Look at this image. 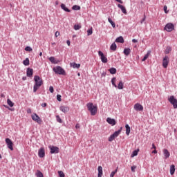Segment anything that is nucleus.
I'll return each mask as SVG.
<instances>
[{"instance_id":"nucleus-1","label":"nucleus","mask_w":177,"mask_h":177,"mask_svg":"<svg viewBox=\"0 0 177 177\" xmlns=\"http://www.w3.org/2000/svg\"><path fill=\"white\" fill-rule=\"evenodd\" d=\"M35 84L33 86V92L35 93L37 91L44 85V80H42V78L39 77V75H35L34 79Z\"/></svg>"},{"instance_id":"nucleus-2","label":"nucleus","mask_w":177,"mask_h":177,"mask_svg":"<svg viewBox=\"0 0 177 177\" xmlns=\"http://www.w3.org/2000/svg\"><path fill=\"white\" fill-rule=\"evenodd\" d=\"M88 111H90L91 115H96L97 113V106H94L93 103L89 102L86 104Z\"/></svg>"},{"instance_id":"nucleus-3","label":"nucleus","mask_w":177,"mask_h":177,"mask_svg":"<svg viewBox=\"0 0 177 177\" xmlns=\"http://www.w3.org/2000/svg\"><path fill=\"white\" fill-rule=\"evenodd\" d=\"M53 71L59 75H66V71L62 66H57L53 68Z\"/></svg>"},{"instance_id":"nucleus-4","label":"nucleus","mask_w":177,"mask_h":177,"mask_svg":"<svg viewBox=\"0 0 177 177\" xmlns=\"http://www.w3.org/2000/svg\"><path fill=\"white\" fill-rule=\"evenodd\" d=\"M168 101L172 104L174 109H177V100L174 95L170 96L168 98Z\"/></svg>"},{"instance_id":"nucleus-5","label":"nucleus","mask_w":177,"mask_h":177,"mask_svg":"<svg viewBox=\"0 0 177 177\" xmlns=\"http://www.w3.org/2000/svg\"><path fill=\"white\" fill-rule=\"evenodd\" d=\"M48 149H50V154H57L60 151V149H59V147L53 145V146L50 145L48 147Z\"/></svg>"},{"instance_id":"nucleus-6","label":"nucleus","mask_w":177,"mask_h":177,"mask_svg":"<svg viewBox=\"0 0 177 177\" xmlns=\"http://www.w3.org/2000/svg\"><path fill=\"white\" fill-rule=\"evenodd\" d=\"M174 28H175L174 24L169 23L165 25L164 30L167 31V32H171V31H174Z\"/></svg>"},{"instance_id":"nucleus-7","label":"nucleus","mask_w":177,"mask_h":177,"mask_svg":"<svg viewBox=\"0 0 177 177\" xmlns=\"http://www.w3.org/2000/svg\"><path fill=\"white\" fill-rule=\"evenodd\" d=\"M32 120L33 121H35L37 122V124H41L42 123V119L39 117V115L37 113H34L33 115H31Z\"/></svg>"},{"instance_id":"nucleus-8","label":"nucleus","mask_w":177,"mask_h":177,"mask_svg":"<svg viewBox=\"0 0 177 177\" xmlns=\"http://www.w3.org/2000/svg\"><path fill=\"white\" fill-rule=\"evenodd\" d=\"M98 56H100L101 59V62H102L103 63H107L108 62L107 57L104 56V54L103 53V52H102L101 50H99Z\"/></svg>"},{"instance_id":"nucleus-9","label":"nucleus","mask_w":177,"mask_h":177,"mask_svg":"<svg viewBox=\"0 0 177 177\" xmlns=\"http://www.w3.org/2000/svg\"><path fill=\"white\" fill-rule=\"evenodd\" d=\"M6 143L8 149L13 151V142H12V140H10V138H6Z\"/></svg>"},{"instance_id":"nucleus-10","label":"nucleus","mask_w":177,"mask_h":177,"mask_svg":"<svg viewBox=\"0 0 177 177\" xmlns=\"http://www.w3.org/2000/svg\"><path fill=\"white\" fill-rule=\"evenodd\" d=\"M168 64H169V57H168V56L166 55L162 60L163 68H167V67H168Z\"/></svg>"},{"instance_id":"nucleus-11","label":"nucleus","mask_w":177,"mask_h":177,"mask_svg":"<svg viewBox=\"0 0 177 177\" xmlns=\"http://www.w3.org/2000/svg\"><path fill=\"white\" fill-rule=\"evenodd\" d=\"M38 156L40 158H44V157H45V149H44V147H41L39 149Z\"/></svg>"},{"instance_id":"nucleus-12","label":"nucleus","mask_w":177,"mask_h":177,"mask_svg":"<svg viewBox=\"0 0 177 177\" xmlns=\"http://www.w3.org/2000/svg\"><path fill=\"white\" fill-rule=\"evenodd\" d=\"M134 110L136 111H143V106L139 103H137L134 105Z\"/></svg>"},{"instance_id":"nucleus-13","label":"nucleus","mask_w":177,"mask_h":177,"mask_svg":"<svg viewBox=\"0 0 177 177\" xmlns=\"http://www.w3.org/2000/svg\"><path fill=\"white\" fill-rule=\"evenodd\" d=\"M106 122H108V124H109L110 125H112V127H114V125H115V124H117L115 119H113L111 118H107Z\"/></svg>"},{"instance_id":"nucleus-14","label":"nucleus","mask_w":177,"mask_h":177,"mask_svg":"<svg viewBox=\"0 0 177 177\" xmlns=\"http://www.w3.org/2000/svg\"><path fill=\"white\" fill-rule=\"evenodd\" d=\"M33 74H34V70L31 68H28L26 70L27 77H29L30 78H31V77H32Z\"/></svg>"},{"instance_id":"nucleus-15","label":"nucleus","mask_w":177,"mask_h":177,"mask_svg":"<svg viewBox=\"0 0 177 177\" xmlns=\"http://www.w3.org/2000/svg\"><path fill=\"white\" fill-rule=\"evenodd\" d=\"M59 110L61 111H62V113H68L70 108H68V106H61L59 107Z\"/></svg>"},{"instance_id":"nucleus-16","label":"nucleus","mask_w":177,"mask_h":177,"mask_svg":"<svg viewBox=\"0 0 177 177\" xmlns=\"http://www.w3.org/2000/svg\"><path fill=\"white\" fill-rule=\"evenodd\" d=\"M118 8H119V9H120L122 12V13H124V15H127V8H125V7L121 4H118Z\"/></svg>"},{"instance_id":"nucleus-17","label":"nucleus","mask_w":177,"mask_h":177,"mask_svg":"<svg viewBox=\"0 0 177 177\" xmlns=\"http://www.w3.org/2000/svg\"><path fill=\"white\" fill-rule=\"evenodd\" d=\"M163 154H164L165 158L166 160H167V158H169V156H171L168 149H163Z\"/></svg>"},{"instance_id":"nucleus-18","label":"nucleus","mask_w":177,"mask_h":177,"mask_svg":"<svg viewBox=\"0 0 177 177\" xmlns=\"http://www.w3.org/2000/svg\"><path fill=\"white\" fill-rule=\"evenodd\" d=\"M97 171H98L97 177H102V175H103V167H102V166H99L97 167Z\"/></svg>"},{"instance_id":"nucleus-19","label":"nucleus","mask_w":177,"mask_h":177,"mask_svg":"<svg viewBox=\"0 0 177 177\" xmlns=\"http://www.w3.org/2000/svg\"><path fill=\"white\" fill-rule=\"evenodd\" d=\"M71 67H73V68H80L81 67L80 64H77L75 62H73L70 64Z\"/></svg>"},{"instance_id":"nucleus-20","label":"nucleus","mask_w":177,"mask_h":177,"mask_svg":"<svg viewBox=\"0 0 177 177\" xmlns=\"http://www.w3.org/2000/svg\"><path fill=\"white\" fill-rule=\"evenodd\" d=\"M61 8L62 9V10H64V12H68V13H70V12H71V10L70 9H68L65 5L64 3H62L61 4Z\"/></svg>"},{"instance_id":"nucleus-21","label":"nucleus","mask_w":177,"mask_h":177,"mask_svg":"<svg viewBox=\"0 0 177 177\" xmlns=\"http://www.w3.org/2000/svg\"><path fill=\"white\" fill-rule=\"evenodd\" d=\"M115 42H118L119 44H124V37L122 36H120L116 38Z\"/></svg>"},{"instance_id":"nucleus-22","label":"nucleus","mask_w":177,"mask_h":177,"mask_svg":"<svg viewBox=\"0 0 177 177\" xmlns=\"http://www.w3.org/2000/svg\"><path fill=\"white\" fill-rule=\"evenodd\" d=\"M124 55L126 56H129V54L131 53V48H125L123 51Z\"/></svg>"},{"instance_id":"nucleus-23","label":"nucleus","mask_w":177,"mask_h":177,"mask_svg":"<svg viewBox=\"0 0 177 177\" xmlns=\"http://www.w3.org/2000/svg\"><path fill=\"white\" fill-rule=\"evenodd\" d=\"M110 50H113V52H115V50H117V44L113 42L111 46H110Z\"/></svg>"},{"instance_id":"nucleus-24","label":"nucleus","mask_w":177,"mask_h":177,"mask_svg":"<svg viewBox=\"0 0 177 177\" xmlns=\"http://www.w3.org/2000/svg\"><path fill=\"white\" fill-rule=\"evenodd\" d=\"M126 128V135L129 136V133H131V127H129V124L125 125Z\"/></svg>"},{"instance_id":"nucleus-25","label":"nucleus","mask_w":177,"mask_h":177,"mask_svg":"<svg viewBox=\"0 0 177 177\" xmlns=\"http://www.w3.org/2000/svg\"><path fill=\"white\" fill-rule=\"evenodd\" d=\"M122 131V127H120L119 130L115 131L113 135L114 136H115L116 138H118V136L120 135V133H121V132Z\"/></svg>"},{"instance_id":"nucleus-26","label":"nucleus","mask_w":177,"mask_h":177,"mask_svg":"<svg viewBox=\"0 0 177 177\" xmlns=\"http://www.w3.org/2000/svg\"><path fill=\"white\" fill-rule=\"evenodd\" d=\"M150 53H151V51L149 50L142 58V62H146V60H147V59L149 58V56H150Z\"/></svg>"},{"instance_id":"nucleus-27","label":"nucleus","mask_w":177,"mask_h":177,"mask_svg":"<svg viewBox=\"0 0 177 177\" xmlns=\"http://www.w3.org/2000/svg\"><path fill=\"white\" fill-rule=\"evenodd\" d=\"M175 174V165H171L170 166V175H174Z\"/></svg>"},{"instance_id":"nucleus-28","label":"nucleus","mask_w":177,"mask_h":177,"mask_svg":"<svg viewBox=\"0 0 177 177\" xmlns=\"http://www.w3.org/2000/svg\"><path fill=\"white\" fill-rule=\"evenodd\" d=\"M108 21L112 26L113 28H115V23L114 21H113V19H111V18L109 17Z\"/></svg>"},{"instance_id":"nucleus-29","label":"nucleus","mask_w":177,"mask_h":177,"mask_svg":"<svg viewBox=\"0 0 177 177\" xmlns=\"http://www.w3.org/2000/svg\"><path fill=\"white\" fill-rule=\"evenodd\" d=\"M23 64L24 66H30V59L28 58H26L24 61H23Z\"/></svg>"},{"instance_id":"nucleus-30","label":"nucleus","mask_w":177,"mask_h":177,"mask_svg":"<svg viewBox=\"0 0 177 177\" xmlns=\"http://www.w3.org/2000/svg\"><path fill=\"white\" fill-rule=\"evenodd\" d=\"M172 50V48H171V46H167L165 50V55H168L169 53H171Z\"/></svg>"},{"instance_id":"nucleus-31","label":"nucleus","mask_w":177,"mask_h":177,"mask_svg":"<svg viewBox=\"0 0 177 177\" xmlns=\"http://www.w3.org/2000/svg\"><path fill=\"white\" fill-rule=\"evenodd\" d=\"M118 89H124V83L120 81L117 86Z\"/></svg>"},{"instance_id":"nucleus-32","label":"nucleus","mask_w":177,"mask_h":177,"mask_svg":"<svg viewBox=\"0 0 177 177\" xmlns=\"http://www.w3.org/2000/svg\"><path fill=\"white\" fill-rule=\"evenodd\" d=\"M110 74H115L117 73V69L115 68H111L109 69Z\"/></svg>"},{"instance_id":"nucleus-33","label":"nucleus","mask_w":177,"mask_h":177,"mask_svg":"<svg viewBox=\"0 0 177 177\" xmlns=\"http://www.w3.org/2000/svg\"><path fill=\"white\" fill-rule=\"evenodd\" d=\"M7 103H8V106H10V107H13V106H15V103H13V102H12V100H10V99L7 100Z\"/></svg>"},{"instance_id":"nucleus-34","label":"nucleus","mask_w":177,"mask_h":177,"mask_svg":"<svg viewBox=\"0 0 177 177\" xmlns=\"http://www.w3.org/2000/svg\"><path fill=\"white\" fill-rule=\"evenodd\" d=\"M138 153H139V149H136L132 152L131 157H136L138 156Z\"/></svg>"},{"instance_id":"nucleus-35","label":"nucleus","mask_w":177,"mask_h":177,"mask_svg":"<svg viewBox=\"0 0 177 177\" xmlns=\"http://www.w3.org/2000/svg\"><path fill=\"white\" fill-rule=\"evenodd\" d=\"M73 10H81V7L77 5H75L72 7Z\"/></svg>"},{"instance_id":"nucleus-36","label":"nucleus","mask_w":177,"mask_h":177,"mask_svg":"<svg viewBox=\"0 0 177 177\" xmlns=\"http://www.w3.org/2000/svg\"><path fill=\"white\" fill-rule=\"evenodd\" d=\"M115 80H116V78L115 77H113L111 79V84L112 85L115 87V88H117V84H115Z\"/></svg>"},{"instance_id":"nucleus-37","label":"nucleus","mask_w":177,"mask_h":177,"mask_svg":"<svg viewBox=\"0 0 177 177\" xmlns=\"http://www.w3.org/2000/svg\"><path fill=\"white\" fill-rule=\"evenodd\" d=\"M48 60H50V62H51L53 64H56V63H57V62H55V57H50L48 58Z\"/></svg>"},{"instance_id":"nucleus-38","label":"nucleus","mask_w":177,"mask_h":177,"mask_svg":"<svg viewBox=\"0 0 177 177\" xmlns=\"http://www.w3.org/2000/svg\"><path fill=\"white\" fill-rule=\"evenodd\" d=\"M56 120H57V122H59V124H62L63 122V120H62V118H60V116L59 115H57L56 116Z\"/></svg>"},{"instance_id":"nucleus-39","label":"nucleus","mask_w":177,"mask_h":177,"mask_svg":"<svg viewBox=\"0 0 177 177\" xmlns=\"http://www.w3.org/2000/svg\"><path fill=\"white\" fill-rule=\"evenodd\" d=\"M115 138L116 137L112 134L110 136L108 140H109V142H113Z\"/></svg>"},{"instance_id":"nucleus-40","label":"nucleus","mask_w":177,"mask_h":177,"mask_svg":"<svg viewBox=\"0 0 177 177\" xmlns=\"http://www.w3.org/2000/svg\"><path fill=\"white\" fill-rule=\"evenodd\" d=\"M118 167H117L115 170H114L111 173L110 177H114V175H115V173L118 172Z\"/></svg>"},{"instance_id":"nucleus-41","label":"nucleus","mask_w":177,"mask_h":177,"mask_svg":"<svg viewBox=\"0 0 177 177\" xmlns=\"http://www.w3.org/2000/svg\"><path fill=\"white\" fill-rule=\"evenodd\" d=\"M80 28H81V25L75 24L74 26V30H75V31H77V30H80Z\"/></svg>"},{"instance_id":"nucleus-42","label":"nucleus","mask_w":177,"mask_h":177,"mask_svg":"<svg viewBox=\"0 0 177 177\" xmlns=\"http://www.w3.org/2000/svg\"><path fill=\"white\" fill-rule=\"evenodd\" d=\"M25 50H26V52H32V48L31 47H30V46H26V47L25 48Z\"/></svg>"},{"instance_id":"nucleus-43","label":"nucleus","mask_w":177,"mask_h":177,"mask_svg":"<svg viewBox=\"0 0 177 177\" xmlns=\"http://www.w3.org/2000/svg\"><path fill=\"white\" fill-rule=\"evenodd\" d=\"M93 33V31L92 30V28H91L90 29H88L87 30V35H92V34Z\"/></svg>"},{"instance_id":"nucleus-44","label":"nucleus","mask_w":177,"mask_h":177,"mask_svg":"<svg viewBox=\"0 0 177 177\" xmlns=\"http://www.w3.org/2000/svg\"><path fill=\"white\" fill-rule=\"evenodd\" d=\"M37 177H44V174L40 171H38L37 173Z\"/></svg>"},{"instance_id":"nucleus-45","label":"nucleus","mask_w":177,"mask_h":177,"mask_svg":"<svg viewBox=\"0 0 177 177\" xmlns=\"http://www.w3.org/2000/svg\"><path fill=\"white\" fill-rule=\"evenodd\" d=\"M58 175H59V177H64L65 176L64 173L62 171H58Z\"/></svg>"},{"instance_id":"nucleus-46","label":"nucleus","mask_w":177,"mask_h":177,"mask_svg":"<svg viewBox=\"0 0 177 177\" xmlns=\"http://www.w3.org/2000/svg\"><path fill=\"white\" fill-rule=\"evenodd\" d=\"M57 100H58V102H60L62 100V95L59 94L57 95Z\"/></svg>"},{"instance_id":"nucleus-47","label":"nucleus","mask_w":177,"mask_h":177,"mask_svg":"<svg viewBox=\"0 0 177 177\" xmlns=\"http://www.w3.org/2000/svg\"><path fill=\"white\" fill-rule=\"evenodd\" d=\"M49 91H50V93H53V92H55V89L53 88V86H50L49 87Z\"/></svg>"},{"instance_id":"nucleus-48","label":"nucleus","mask_w":177,"mask_h":177,"mask_svg":"<svg viewBox=\"0 0 177 177\" xmlns=\"http://www.w3.org/2000/svg\"><path fill=\"white\" fill-rule=\"evenodd\" d=\"M167 9H168V7H167V6H164L163 10H164L165 13H168L169 12V11L167 10Z\"/></svg>"},{"instance_id":"nucleus-49","label":"nucleus","mask_w":177,"mask_h":177,"mask_svg":"<svg viewBox=\"0 0 177 177\" xmlns=\"http://www.w3.org/2000/svg\"><path fill=\"white\" fill-rule=\"evenodd\" d=\"M137 167L133 165L131 167V172H135L136 169Z\"/></svg>"},{"instance_id":"nucleus-50","label":"nucleus","mask_w":177,"mask_h":177,"mask_svg":"<svg viewBox=\"0 0 177 177\" xmlns=\"http://www.w3.org/2000/svg\"><path fill=\"white\" fill-rule=\"evenodd\" d=\"M146 20V15H144L143 19L141 20L140 23L141 24H143V22Z\"/></svg>"},{"instance_id":"nucleus-51","label":"nucleus","mask_w":177,"mask_h":177,"mask_svg":"<svg viewBox=\"0 0 177 177\" xmlns=\"http://www.w3.org/2000/svg\"><path fill=\"white\" fill-rule=\"evenodd\" d=\"M59 35H60V32H59V31H57V32H55V37L56 38H57V37L59 36Z\"/></svg>"},{"instance_id":"nucleus-52","label":"nucleus","mask_w":177,"mask_h":177,"mask_svg":"<svg viewBox=\"0 0 177 177\" xmlns=\"http://www.w3.org/2000/svg\"><path fill=\"white\" fill-rule=\"evenodd\" d=\"M41 107H46V106H48V104H46V103H42L41 104Z\"/></svg>"},{"instance_id":"nucleus-53","label":"nucleus","mask_w":177,"mask_h":177,"mask_svg":"<svg viewBox=\"0 0 177 177\" xmlns=\"http://www.w3.org/2000/svg\"><path fill=\"white\" fill-rule=\"evenodd\" d=\"M106 72H103V73L101 74V77H106Z\"/></svg>"},{"instance_id":"nucleus-54","label":"nucleus","mask_w":177,"mask_h":177,"mask_svg":"<svg viewBox=\"0 0 177 177\" xmlns=\"http://www.w3.org/2000/svg\"><path fill=\"white\" fill-rule=\"evenodd\" d=\"M132 42H133V44H136V43H138V40L136 39H132Z\"/></svg>"},{"instance_id":"nucleus-55","label":"nucleus","mask_w":177,"mask_h":177,"mask_svg":"<svg viewBox=\"0 0 177 177\" xmlns=\"http://www.w3.org/2000/svg\"><path fill=\"white\" fill-rule=\"evenodd\" d=\"M151 149V150H153V149H156V145H154V143L152 144V147Z\"/></svg>"},{"instance_id":"nucleus-56","label":"nucleus","mask_w":177,"mask_h":177,"mask_svg":"<svg viewBox=\"0 0 177 177\" xmlns=\"http://www.w3.org/2000/svg\"><path fill=\"white\" fill-rule=\"evenodd\" d=\"M66 44H67V45H68V46H70L71 42L70 41V40H67V41H66Z\"/></svg>"},{"instance_id":"nucleus-57","label":"nucleus","mask_w":177,"mask_h":177,"mask_svg":"<svg viewBox=\"0 0 177 177\" xmlns=\"http://www.w3.org/2000/svg\"><path fill=\"white\" fill-rule=\"evenodd\" d=\"M152 154H157V150L154 149L152 151Z\"/></svg>"},{"instance_id":"nucleus-58","label":"nucleus","mask_w":177,"mask_h":177,"mask_svg":"<svg viewBox=\"0 0 177 177\" xmlns=\"http://www.w3.org/2000/svg\"><path fill=\"white\" fill-rule=\"evenodd\" d=\"M116 2H118L119 3H123L122 0H115Z\"/></svg>"},{"instance_id":"nucleus-59","label":"nucleus","mask_w":177,"mask_h":177,"mask_svg":"<svg viewBox=\"0 0 177 177\" xmlns=\"http://www.w3.org/2000/svg\"><path fill=\"white\" fill-rule=\"evenodd\" d=\"M75 128H76L77 129H78V128H80V124H77L75 125Z\"/></svg>"},{"instance_id":"nucleus-60","label":"nucleus","mask_w":177,"mask_h":177,"mask_svg":"<svg viewBox=\"0 0 177 177\" xmlns=\"http://www.w3.org/2000/svg\"><path fill=\"white\" fill-rule=\"evenodd\" d=\"M7 109H8V110H10L11 111H15V109H10V108H9V106H8Z\"/></svg>"},{"instance_id":"nucleus-61","label":"nucleus","mask_w":177,"mask_h":177,"mask_svg":"<svg viewBox=\"0 0 177 177\" xmlns=\"http://www.w3.org/2000/svg\"><path fill=\"white\" fill-rule=\"evenodd\" d=\"M22 80H23V81H26V80H27V77H23Z\"/></svg>"},{"instance_id":"nucleus-62","label":"nucleus","mask_w":177,"mask_h":177,"mask_svg":"<svg viewBox=\"0 0 177 177\" xmlns=\"http://www.w3.org/2000/svg\"><path fill=\"white\" fill-rule=\"evenodd\" d=\"M27 113H31V109H28Z\"/></svg>"},{"instance_id":"nucleus-63","label":"nucleus","mask_w":177,"mask_h":177,"mask_svg":"<svg viewBox=\"0 0 177 177\" xmlns=\"http://www.w3.org/2000/svg\"><path fill=\"white\" fill-rule=\"evenodd\" d=\"M77 75H78V77H81V73H78Z\"/></svg>"},{"instance_id":"nucleus-64","label":"nucleus","mask_w":177,"mask_h":177,"mask_svg":"<svg viewBox=\"0 0 177 177\" xmlns=\"http://www.w3.org/2000/svg\"><path fill=\"white\" fill-rule=\"evenodd\" d=\"M39 56H42V52L39 53Z\"/></svg>"}]
</instances>
